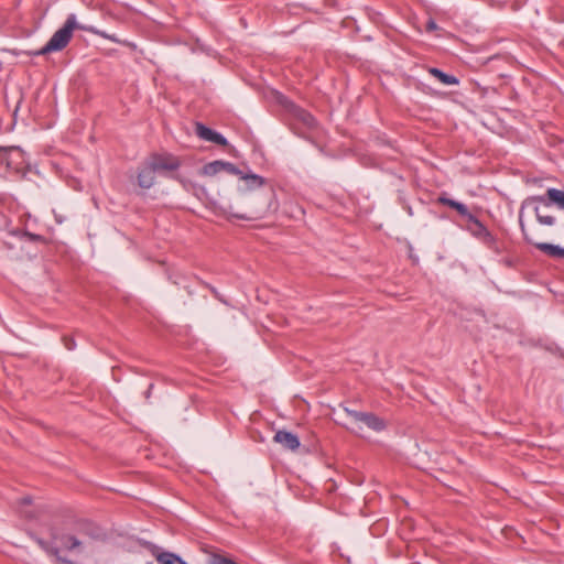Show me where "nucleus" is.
I'll list each match as a JSON object with an SVG mask.
<instances>
[{
  "instance_id": "1",
  "label": "nucleus",
  "mask_w": 564,
  "mask_h": 564,
  "mask_svg": "<svg viewBox=\"0 0 564 564\" xmlns=\"http://www.w3.org/2000/svg\"><path fill=\"white\" fill-rule=\"evenodd\" d=\"M534 203H541L545 206L555 204L558 208L564 210V191L557 188H549L546 191V196H530L522 202L519 209V227L523 236V240L551 259H564V248L557 245L542 242L541 230L536 226L525 225L523 220V212L527 207L533 205Z\"/></svg>"
},
{
  "instance_id": "2",
  "label": "nucleus",
  "mask_w": 564,
  "mask_h": 564,
  "mask_svg": "<svg viewBox=\"0 0 564 564\" xmlns=\"http://www.w3.org/2000/svg\"><path fill=\"white\" fill-rule=\"evenodd\" d=\"M0 159V177L8 178L12 175L23 173L26 167V159L24 151L17 145L2 147Z\"/></svg>"
},
{
  "instance_id": "3",
  "label": "nucleus",
  "mask_w": 564,
  "mask_h": 564,
  "mask_svg": "<svg viewBox=\"0 0 564 564\" xmlns=\"http://www.w3.org/2000/svg\"><path fill=\"white\" fill-rule=\"evenodd\" d=\"M75 29L83 28L77 24L76 15L72 13L67 17L63 26L52 35L48 42L35 52V55H45L51 52L62 51L72 40Z\"/></svg>"
},
{
  "instance_id": "4",
  "label": "nucleus",
  "mask_w": 564,
  "mask_h": 564,
  "mask_svg": "<svg viewBox=\"0 0 564 564\" xmlns=\"http://www.w3.org/2000/svg\"><path fill=\"white\" fill-rule=\"evenodd\" d=\"M467 221V229L474 237L479 239L484 245H486L489 249L494 250L495 252H500L497 238L487 229V227L476 216H469V219Z\"/></svg>"
},
{
  "instance_id": "5",
  "label": "nucleus",
  "mask_w": 564,
  "mask_h": 564,
  "mask_svg": "<svg viewBox=\"0 0 564 564\" xmlns=\"http://www.w3.org/2000/svg\"><path fill=\"white\" fill-rule=\"evenodd\" d=\"M156 173L165 174L180 169L181 160L171 153H152L147 159Z\"/></svg>"
},
{
  "instance_id": "6",
  "label": "nucleus",
  "mask_w": 564,
  "mask_h": 564,
  "mask_svg": "<svg viewBox=\"0 0 564 564\" xmlns=\"http://www.w3.org/2000/svg\"><path fill=\"white\" fill-rule=\"evenodd\" d=\"M345 412L347 413L348 416L352 419L355 423H364L368 429L375 432H381L387 427L384 420L379 417L375 413L360 412L349 410L347 408H345Z\"/></svg>"
},
{
  "instance_id": "7",
  "label": "nucleus",
  "mask_w": 564,
  "mask_h": 564,
  "mask_svg": "<svg viewBox=\"0 0 564 564\" xmlns=\"http://www.w3.org/2000/svg\"><path fill=\"white\" fill-rule=\"evenodd\" d=\"M74 532L83 542L86 538L98 540L104 535L101 529L96 523L84 519L75 521Z\"/></svg>"
},
{
  "instance_id": "8",
  "label": "nucleus",
  "mask_w": 564,
  "mask_h": 564,
  "mask_svg": "<svg viewBox=\"0 0 564 564\" xmlns=\"http://www.w3.org/2000/svg\"><path fill=\"white\" fill-rule=\"evenodd\" d=\"M147 549L154 556L159 564H187L181 556L177 554L164 551L160 546L148 542Z\"/></svg>"
},
{
  "instance_id": "9",
  "label": "nucleus",
  "mask_w": 564,
  "mask_h": 564,
  "mask_svg": "<svg viewBox=\"0 0 564 564\" xmlns=\"http://www.w3.org/2000/svg\"><path fill=\"white\" fill-rule=\"evenodd\" d=\"M195 133L198 138L213 142L217 145L226 147L228 144L227 139L220 134L219 132L206 127L200 122H196L195 124Z\"/></svg>"
},
{
  "instance_id": "10",
  "label": "nucleus",
  "mask_w": 564,
  "mask_h": 564,
  "mask_svg": "<svg viewBox=\"0 0 564 564\" xmlns=\"http://www.w3.org/2000/svg\"><path fill=\"white\" fill-rule=\"evenodd\" d=\"M50 534L52 540L59 542L67 551L79 549L83 545V541L75 532L59 534L55 529H52Z\"/></svg>"
},
{
  "instance_id": "11",
  "label": "nucleus",
  "mask_w": 564,
  "mask_h": 564,
  "mask_svg": "<svg viewBox=\"0 0 564 564\" xmlns=\"http://www.w3.org/2000/svg\"><path fill=\"white\" fill-rule=\"evenodd\" d=\"M155 174L153 166L145 160L138 171V185L144 189L151 188L155 183Z\"/></svg>"
},
{
  "instance_id": "12",
  "label": "nucleus",
  "mask_w": 564,
  "mask_h": 564,
  "mask_svg": "<svg viewBox=\"0 0 564 564\" xmlns=\"http://www.w3.org/2000/svg\"><path fill=\"white\" fill-rule=\"evenodd\" d=\"M273 441L275 443H279L283 448L290 449V451H296L301 443L296 434L280 430L278 431L274 436Z\"/></svg>"
},
{
  "instance_id": "13",
  "label": "nucleus",
  "mask_w": 564,
  "mask_h": 564,
  "mask_svg": "<svg viewBox=\"0 0 564 564\" xmlns=\"http://www.w3.org/2000/svg\"><path fill=\"white\" fill-rule=\"evenodd\" d=\"M32 538L46 554H48L50 556H54L58 563L74 564L70 560L61 556L59 549L57 546L53 545L52 543H50L39 536L32 535Z\"/></svg>"
},
{
  "instance_id": "14",
  "label": "nucleus",
  "mask_w": 564,
  "mask_h": 564,
  "mask_svg": "<svg viewBox=\"0 0 564 564\" xmlns=\"http://www.w3.org/2000/svg\"><path fill=\"white\" fill-rule=\"evenodd\" d=\"M293 115L295 119H297L300 122H302L307 128H313L316 124L315 118L306 110L294 107L293 108Z\"/></svg>"
},
{
  "instance_id": "15",
  "label": "nucleus",
  "mask_w": 564,
  "mask_h": 564,
  "mask_svg": "<svg viewBox=\"0 0 564 564\" xmlns=\"http://www.w3.org/2000/svg\"><path fill=\"white\" fill-rule=\"evenodd\" d=\"M240 178L246 182V185L249 189H253L257 187H261L265 184V178L253 173H243L240 175Z\"/></svg>"
},
{
  "instance_id": "16",
  "label": "nucleus",
  "mask_w": 564,
  "mask_h": 564,
  "mask_svg": "<svg viewBox=\"0 0 564 564\" xmlns=\"http://www.w3.org/2000/svg\"><path fill=\"white\" fill-rule=\"evenodd\" d=\"M223 161L221 160H216V161H213V162H209L207 164H205L203 167H202V175H205V176H214L220 172H223Z\"/></svg>"
},
{
  "instance_id": "17",
  "label": "nucleus",
  "mask_w": 564,
  "mask_h": 564,
  "mask_svg": "<svg viewBox=\"0 0 564 564\" xmlns=\"http://www.w3.org/2000/svg\"><path fill=\"white\" fill-rule=\"evenodd\" d=\"M430 73L444 85L458 84V79L455 76L446 74L438 68L433 67L430 69Z\"/></svg>"
},
{
  "instance_id": "18",
  "label": "nucleus",
  "mask_w": 564,
  "mask_h": 564,
  "mask_svg": "<svg viewBox=\"0 0 564 564\" xmlns=\"http://www.w3.org/2000/svg\"><path fill=\"white\" fill-rule=\"evenodd\" d=\"M536 203H534L533 205H531L533 207V212H534V215H535V218L538 220L539 224L541 225H544V226H554L555 225V217L552 216V215H543L541 213V209L538 205H535Z\"/></svg>"
},
{
  "instance_id": "19",
  "label": "nucleus",
  "mask_w": 564,
  "mask_h": 564,
  "mask_svg": "<svg viewBox=\"0 0 564 564\" xmlns=\"http://www.w3.org/2000/svg\"><path fill=\"white\" fill-rule=\"evenodd\" d=\"M209 564H237L234 560L218 553H212Z\"/></svg>"
},
{
  "instance_id": "20",
  "label": "nucleus",
  "mask_w": 564,
  "mask_h": 564,
  "mask_svg": "<svg viewBox=\"0 0 564 564\" xmlns=\"http://www.w3.org/2000/svg\"><path fill=\"white\" fill-rule=\"evenodd\" d=\"M223 172L228 174L237 175L239 177L242 174V171L239 170L234 163L223 161Z\"/></svg>"
},
{
  "instance_id": "21",
  "label": "nucleus",
  "mask_w": 564,
  "mask_h": 564,
  "mask_svg": "<svg viewBox=\"0 0 564 564\" xmlns=\"http://www.w3.org/2000/svg\"><path fill=\"white\" fill-rule=\"evenodd\" d=\"M455 209L460 216L465 217L467 220L469 219V216H473V214L469 213L467 206L460 202H457Z\"/></svg>"
},
{
  "instance_id": "22",
  "label": "nucleus",
  "mask_w": 564,
  "mask_h": 564,
  "mask_svg": "<svg viewBox=\"0 0 564 564\" xmlns=\"http://www.w3.org/2000/svg\"><path fill=\"white\" fill-rule=\"evenodd\" d=\"M437 202L442 205H445V206H448L451 208H454L455 205L457 204V200H454L452 198H448L444 195H441L438 198H437Z\"/></svg>"
},
{
  "instance_id": "23",
  "label": "nucleus",
  "mask_w": 564,
  "mask_h": 564,
  "mask_svg": "<svg viewBox=\"0 0 564 564\" xmlns=\"http://www.w3.org/2000/svg\"><path fill=\"white\" fill-rule=\"evenodd\" d=\"M22 235H23V237L28 238L30 241H40V242L45 241V238L41 235L32 234L29 231H24Z\"/></svg>"
},
{
  "instance_id": "24",
  "label": "nucleus",
  "mask_w": 564,
  "mask_h": 564,
  "mask_svg": "<svg viewBox=\"0 0 564 564\" xmlns=\"http://www.w3.org/2000/svg\"><path fill=\"white\" fill-rule=\"evenodd\" d=\"M64 345L68 350H73L76 346L75 340L70 337H64L63 338Z\"/></svg>"
},
{
  "instance_id": "25",
  "label": "nucleus",
  "mask_w": 564,
  "mask_h": 564,
  "mask_svg": "<svg viewBox=\"0 0 564 564\" xmlns=\"http://www.w3.org/2000/svg\"><path fill=\"white\" fill-rule=\"evenodd\" d=\"M231 217H235L237 219H243V220H247V219H250V217H248L247 215L245 214H232V213H228Z\"/></svg>"
},
{
  "instance_id": "26",
  "label": "nucleus",
  "mask_w": 564,
  "mask_h": 564,
  "mask_svg": "<svg viewBox=\"0 0 564 564\" xmlns=\"http://www.w3.org/2000/svg\"><path fill=\"white\" fill-rule=\"evenodd\" d=\"M209 289H210L212 293H213V294H214L218 300L223 301V300L220 299V296H219V294H218V292H217V290H216L215 288L209 286Z\"/></svg>"
},
{
  "instance_id": "27",
  "label": "nucleus",
  "mask_w": 564,
  "mask_h": 564,
  "mask_svg": "<svg viewBox=\"0 0 564 564\" xmlns=\"http://www.w3.org/2000/svg\"><path fill=\"white\" fill-rule=\"evenodd\" d=\"M21 502H22L23 505H30V503H31V498H30V497H23V498L21 499Z\"/></svg>"
},
{
  "instance_id": "28",
  "label": "nucleus",
  "mask_w": 564,
  "mask_h": 564,
  "mask_svg": "<svg viewBox=\"0 0 564 564\" xmlns=\"http://www.w3.org/2000/svg\"><path fill=\"white\" fill-rule=\"evenodd\" d=\"M427 29H436V24H435V22H434V21H430V22L427 23Z\"/></svg>"
},
{
  "instance_id": "29",
  "label": "nucleus",
  "mask_w": 564,
  "mask_h": 564,
  "mask_svg": "<svg viewBox=\"0 0 564 564\" xmlns=\"http://www.w3.org/2000/svg\"><path fill=\"white\" fill-rule=\"evenodd\" d=\"M152 388H153V384H150V386H149V389H148V391H147V394H145V397H147V398H149V397L151 395V390H152Z\"/></svg>"
},
{
  "instance_id": "30",
  "label": "nucleus",
  "mask_w": 564,
  "mask_h": 564,
  "mask_svg": "<svg viewBox=\"0 0 564 564\" xmlns=\"http://www.w3.org/2000/svg\"><path fill=\"white\" fill-rule=\"evenodd\" d=\"M411 258H412V260H413V262H414V263H416V262H417V258H416L415 256H411Z\"/></svg>"
},
{
  "instance_id": "31",
  "label": "nucleus",
  "mask_w": 564,
  "mask_h": 564,
  "mask_svg": "<svg viewBox=\"0 0 564 564\" xmlns=\"http://www.w3.org/2000/svg\"><path fill=\"white\" fill-rule=\"evenodd\" d=\"M505 263L508 265V267H511V261L510 260H506Z\"/></svg>"
}]
</instances>
